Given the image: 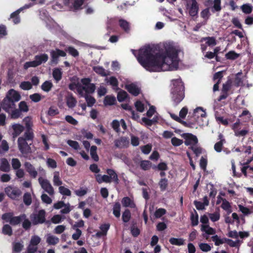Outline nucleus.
Listing matches in <instances>:
<instances>
[{
	"label": "nucleus",
	"instance_id": "nucleus-1",
	"mask_svg": "<svg viewBox=\"0 0 253 253\" xmlns=\"http://www.w3.org/2000/svg\"><path fill=\"white\" fill-rule=\"evenodd\" d=\"M155 46L147 45L140 49L137 60L141 65L150 72L171 70L173 65H178V52L171 45L165 47L164 52H157Z\"/></svg>",
	"mask_w": 253,
	"mask_h": 253
},
{
	"label": "nucleus",
	"instance_id": "nucleus-2",
	"mask_svg": "<svg viewBox=\"0 0 253 253\" xmlns=\"http://www.w3.org/2000/svg\"><path fill=\"white\" fill-rule=\"evenodd\" d=\"M173 86L171 88V100L174 106H177L185 97V87L181 79L172 80Z\"/></svg>",
	"mask_w": 253,
	"mask_h": 253
},
{
	"label": "nucleus",
	"instance_id": "nucleus-3",
	"mask_svg": "<svg viewBox=\"0 0 253 253\" xmlns=\"http://www.w3.org/2000/svg\"><path fill=\"white\" fill-rule=\"evenodd\" d=\"M20 99L21 95L19 92L13 89H10L1 102L0 106L6 112L10 113V111L15 108V103Z\"/></svg>",
	"mask_w": 253,
	"mask_h": 253
},
{
	"label": "nucleus",
	"instance_id": "nucleus-4",
	"mask_svg": "<svg viewBox=\"0 0 253 253\" xmlns=\"http://www.w3.org/2000/svg\"><path fill=\"white\" fill-rule=\"evenodd\" d=\"M107 175L104 174L102 177V180L106 183H110L113 182L115 184H118L120 180L118 174L115 170L112 169H107L106 170Z\"/></svg>",
	"mask_w": 253,
	"mask_h": 253
},
{
	"label": "nucleus",
	"instance_id": "nucleus-5",
	"mask_svg": "<svg viewBox=\"0 0 253 253\" xmlns=\"http://www.w3.org/2000/svg\"><path fill=\"white\" fill-rule=\"evenodd\" d=\"M27 140H25L22 137H19L18 138L17 143L19 151L23 155H28L32 152L31 148L27 143Z\"/></svg>",
	"mask_w": 253,
	"mask_h": 253
},
{
	"label": "nucleus",
	"instance_id": "nucleus-6",
	"mask_svg": "<svg viewBox=\"0 0 253 253\" xmlns=\"http://www.w3.org/2000/svg\"><path fill=\"white\" fill-rule=\"evenodd\" d=\"M232 84V81L231 79H228L224 84H222L221 88V93L218 97L217 100L221 101L225 99L229 95V91L230 90Z\"/></svg>",
	"mask_w": 253,
	"mask_h": 253
},
{
	"label": "nucleus",
	"instance_id": "nucleus-7",
	"mask_svg": "<svg viewBox=\"0 0 253 253\" xmlns=\"http://www.w3.org/2000/svg\"><path fill=\"white\" fill-rule=\"evenodd\" d=\"M51 56L50 64L56 65L59 62V57H65L66 56L65 51L59 48H56L55 50H51L50 52Z\"/></svg>",
	"mask_w": 253,
	"mask_h": 253
},
{
	"label": "nucleus",
	"instance_id": "nucleus-8",
	"mask_svg": "<svg viewBox=\"0 0 253 253\" xmlns=\"http://www.w3.org/2000/svg\"><path fill=\"white\" fill-rule=\"evenodd\" d=\"M4 191L9 198L13 200L17 199L22 193L21 191L19 188L12 186L6 187L4 189Z\"/></svg>",
	"mask_w": 253,
	"mask_h": 253
},
{
	"label": "nucleus",
	"instance_id": "nucleus-9",
	"mask_svg": "<svg viewBox=\"0 0 253 253\" xmlns=\"http://www.w3.org/2000/svg\"><path fill=\"white\" fill-rule=\"evenodd\" d=\"M45 214L44 210H41L37 213L34 214L33 216H31L33 224L37 225L43 223L45 221Z\"/></svg>",
	"mask_w": 253,
	"mask_h": 253
},
{
	"label": "nucleus",
	"instance_id": "nucleus-10",
	"mask_svg": "<svg viewBox=\"0 0 253 253\" xmlns=\"http://www.w3.org/2000/svg\"><path fill=\"white\" fill-rule=\"evenodd\" d=\"M39 182L44 190L50 195L54 194V189L49 181L47 179H43L41 177L39 178Z\"/></svg>",
	"mask_w": 253,
	"mask_h": 253
},
{
	"label": "nucleus",
	"instance_id": "nucleus-11",
	"mask_svg": "<svg viewBox=\"0 0 253 253\" xmlns=\"http://www.w3.org/2000/svg\"><path fill=\"white\" fill-rule=\"evenodd\" d=\"M183 137L185 139L184 144L186 146L190 145L191 146L196 145L198 142L197 136L192 133H184Z\"/></svg>",
	"mask_w": 253,
	"mask_h": 253
},
{
	"label": "nucleus",
	"instance_id": "nucleus-12",
	"mask_svg": "<svg viewBox=\"0 0 253 253\" xmlns=\"http://www.w3.org/2000/svg\"><path fill=\"white\" fill-rule=\"evenodd\" d=\"M190 4L189 6L186 4L187 9H189V14L192 17L196 16L198 13L199 5L196 0H190Z\"/></svg>",
	"mask_w": 253,
	"mask_h": 253
},
{
	"label": "nucleus",
	"instance_id": "nucleus-13",
	"mask_svg": "<svg viewBox=\"0 0 253 253\" xmlns=\"http://www.w3.org/2000/svg\"><path fill=\"white\" fill-rule=\"evenodd\" d=\"M95 88V85L94 84L90 83L86 86L79 85L77 91L80 94L83 93V90L85 91L87 93L92 94L94 92Z\"/></svg>",
	"mask_w": 253,
	"mask_h": 253
},
{
	"label": "nucleus",
	"instance_id": "nucleus-14",
	"mask_svg": "<svg viewBox=\"0 0 253 253\" xmlns=\"http://www.w3.org/2000/svg\"><path fill=\"white\" fill-rule=\"evenodd\" d=\"M24 166L26 171L28 172L31 177L33 178L37 177L38 175V172L36 170L35 167L30 162H25Z\"/></svg>",
	"mask_w": 253,
	"mask_h": 253
},
{
	"label": "nucleus",
	"instance_id": "nucleus-15",
	"mask_svg": "<svg viewBox=\"0 0 253 253\" xmlns=\"http://www.w3.org/2000/svg\"><path fill=\"white\" fill-rule=\"evenodd\" d=\"M114 144L116 148H123L127 147L128 145L129 142L127 138L121 137L119 139L115 140Z\"/></svg>",
	"mask_w": 253,
	"mask_h": 253
},
{
	"label": "nucleus",
	"instance_id": "nucleus-16",
	"mask_svg": "<svg viewBox=\"0 0 253 253\" xmlns=\"http://www.w3.org/2000/svg\"><path fill=\"white\" fill-rule=\"evenodd\" d=\"M213 3V5L211 11L214 12L215 11L219 12L221 10V0H208L206 1V5H211Z\"/></svg>",
	"mask_w": 253,
	"mask_h": 253
},
{
	"label": "nucleus",
	"instance_id": "nucleus-17",
	"mask_svg": "<svg viewBox=\"0 0 253 253\" xmlns=\"http://www.w3.org/2000/svg\"><path fill=\"white\" fill-rule=\"evenodd\" d=\"M125 88L132 95L136 96L140 93V89L134 84L126 85Z\"/></svg>",
	"mask_w": 253,
	"mask_h": 253
},
{
	"label": "nucleus",
	"instance_id": "nucleus-18",
	"mask_svg": "<svg viewBox=\"0 0 253 253\" xmlns=\"http://www.w3.org/2000/svg\"><path fill=\"white\" fill-rule=\"evenodd\" d=\"M66 103L69 108H74L77 103V100L72 93H69L66 97Z\"/></svg>",
	"mask_w": 253,
	"mask_h": 253
},
{
	"label": "nucleus",
	"instance_id": "nucleus-19",
	"mask_svg": "<svg viewBox=\"0 0 253 253\" xmlns=\"http://www.w3.org/2000/svg\"><path fill=\"white\" fill-rule=\"evenodd\" d=\"M34 59L38 66H39L42 63H44L47 61L48 59V56L46 53H42L36 55L34 57Z\"/></svg>",
	"mask_w": 253,
	"mask_h": 253
},
{
	"label": "nucleus",
	"instance_id": "nucleus-20",
	"mask_svg": "<svg viewBox=\"0 0 253 253\" xmlns=\"http://www.w3.org/2000/svg\"><path fill=\"white\" fill-rule=\"evenodd\" d=\"M12 128L13 130V132L12 133L13 138L18 136L24 129V127L22 125L18 124L13 125Z\"/></svg>",
	"mask_w": 253,
	"mask_h": 253
},
{
	"label": "nucleus",
	"instance_id": "nucleus-21",
	"mask_svg": "<svg viewBox=\"0 0 253 253\" xmlns=\"http://www.w3.org/2000/svg\"><path fill=\"white\" fill-rule=\"evenodd\" d=\"M10 166L6 158H1L0 161V170L3 172H9Z\"/></svg>",
	"mask_w": 253,
	"mask_h": 253
},
{
	"label": "nucleus",
	"instance_id": "nucleus-22",
	"mask_svg": "<svg viewBox=\"0 0 253 253\" xmlns=\"http://www.w3.org/2000/svg\"><path fill=\"white\" fill-rule=\"evenodd\" d=\"M119 24L121 28L126 33H128L130 31V24L126 20L120 19L119 20Z\"/></svg>",
	"mask_w": 253,
	"mask_h": 253
},
{
	"label": "nucleus",
	"instance_id": "nucleus-23",
	"mask_svg": "<svg viewBox=\"0 0 253 253\" xmlns=\"http://www.w3.org/2000/svg\"><path fill=\"white\" fill-rule=\"evenodd\" d=\"M23 10V8H20L10 14V18L12 19V21L15 24H17L20 22L19 13Z\"/></svg>",
	"mask_w": 253,
	"mask_h": 253
},
{
	"label": "nucleus",
	"instance_id": "nucleus-24",
	"mask_svg": "<svg viewBox=\"0 0 253 253\" xmlns=\"http://www.w3.org/2000/svg\"><path fill=\"white\" fill-rule=\"evenodd\" d=\"M25 214H21L17 216H12L10 220V224L12 225H16L20 223L21 221L26 218Z\"/></svg>",
	"mask_w": 253,
	"mask_h": 253
},
{
	"label": "nucleus",
	"instance_id": "nucleus-25",
	"mask_svg": "<svg viewBox=\"0 0 253 253\" xmlns=\"http://www.w3.org/2000/svg\"><path fill=\"white\" fill-rule=\"evenodd\" d=\"M122 204L124 207H130L133 208L135 207V204L128 197H125L122 199Z\"/></svg>",
	"mask_w": 253,
	"mask_h": 253
},
{
	"label": "nucleus",
	"instance_id": "nucleus-26",
	"mask_svg": "<svg viewBox=\"0 0 253 253\" xmlns=\"http://www.w3.org/2000/svg\"><path fill=\"white\" fill-rule=\"evenodd\" d=\"M93 71L98 75L102 77H106L109 75V72L106 71L105 69L102 67L99 66H94L93 68Z\"/></svg>",
	"mask_w": 253,
	"mask_h": 253
},
{
	"label": "nucleus",
	"instance_id": "nucleus-27",
	"mask_svg": "<svg viewBox=\"0 0 253 253\" xmlns=\"http://www.w3.org/2000/svg\"><path fill=\"white\" fill-rule=\"evenodd\" d=\"M190 220L192 226H197L199 223V216L198 213L195 210H194V212H191Z\"/></svg>",
	"mask_w": 253,
	"mask_h": 253
},
{
	"label": "nucleus",
	"instance_id": "nucleus-28",
	"mask_svg": "<svg viewBox=\"0 0 253 253\" xmlns=\"http://www.w3.org/2000/svg\"><path fill=\"white\" fill-rule=\"evenodd\" d=\"M46 243L50 245H55L59 242V239L53 235H48L46 240Z\"/></svg>",
	"mask_w": 253,
	"mask_h": 253
},
{
	"label": "nucleus",
	"instance_id": "nucleus-29",
	"mask_svg": "<svg viewBox=\"0 0 253 253\" xmlns=\"http://www.w3.org/2000/svg\"><path fill=\"white\" fill-rule=\"evenodd\" d=\"M116 102V99L114 96L107 95L105 97L103 103L105 106L113 105Z\"/></svg>",
	"mask_w": 253,
	"mask_h": 253
},
{
	"label": "nucleus",
	"instance_id": "nucleus-30",
	"mask_svg": "<svg viewBox=\"0 0 253 253\" xmlns=\"http://www.w3.org/2000/svg\"><path fill=\"white\" fill-rule=\"evenodd\" d=\"M62 73L59 68H55L53 70L52 76L54 80L57 83L62 79Z\"/></svg>",
	"mask_w": 253,
	"mask_h": 253
},
{
	"label": "nucleus",
	"instance_id": "nucleus-31",
	"mask_svg": "<svg viewBox=\"0 0 253 253\" xmlns=\"http://www.w3.org/2000/svg\"><path fill=\"white\" fill-rule=\"evenodd\" d=\"M201 230L208 235H214L215 233V230L209 225L202 224L201 225Z\"/></svg>",
	"mask_w": 253,
	"mask_h": 253
},
{
	"label": "nucleus",
	"instance_id": "nucleus-32",
	"mask_svg": "<svg viewBox=\"0 0 253 253\" xmlns=\"http://www.w3.org/2000/svg\"><path fill=\"white\" fill-rule=\"evenodd\" d=\"M206 41V44L209 46L216 44V39L213 37H207L202 38L201 42Z\"/></svg>",
	"mask_w": 253,
	"mask_h": 253
},
{
	"label": "nucleus",
	"instance_id": "nucleus-33",
	"mask_svg": "<svg viewBox=\"0 0 253 253\" xmlns=\"http://www.w3.org/2000/svg\"><path fill=\"white\" fill-rule=\"evenodd\" d=\"M22 137L25 139V140H30L32 141L34 137L33 129H26Z\"/></svg>",
	"mask_w": 253,
	"mask_h": 253
},
{
	"label": "nucleus",
	"instance_id": "nucleus-34",
	"mask_svg": "<svg viewBox=\"0 0 253 253\" xmlns=\"http://www.w3.org/2000/svg\"><path fill=\"white\" fill-rule=\"evenodd\" d=\"M169 243L173 245L181 246L184 244V240L183 238H171L169 240Z\"/></svg>",
	"mask_w": 253,
	"mask_h": 253
},
{
	"label": "nucleus",
	"instance_id": "nucleus-35",
	"mask_svg": "<svg viewBox=\"0 0 253 253\" xmlns=\"http://www.w3.org/2000/svg\"><path fill=\"white\" fill-rule=\"evenodd\" d=\"M53 182L55 186H60L62 184V181L60 179L59 172L58 171H55L54 172Z\"/></svg>",
	"mask_w": 253,
	"mask_h": 253
},
{
	"label": "nucleus",
	"instance_id": "nucleus-36",
	"mask_svg": "<svg viewBox=\"0 0 253 253\" xmlns=\"http://www.w3.org/2000/svg\"><path fill=\"white\" fill-rule=\"evenodd\" d=\"M128 96V94L126 91L121 89L120 91L118 93L117 99L119 102H122L125 101V100L126 99Z\"/></svg>",
	"mask_w": 253,
	"mask_h": 253
},
{
	"label": "nucleus",
	"instance_id": "nucleus-37",
	"mask_svg": "<svg viewBox=\"0 0 253 253\" xmlns=\"http://www.w3.org/2000/svg\"><path fill=\"white\" fill-rule=\"evenodd\" d=\"M97 147L93 145L91 146L90 149V154L92 159L95 162H98L99 160V157L97 154Z\"/></svg>",
	"mask_w": 253,
	"mask_h": 253
},
{
	"label": "nucleus",
	"instance_id": "nucleus-38",
	"mask_svg": "<svg viewBox=\"0 0 253 253\" xmlns=\"http://www.w3.org/2000/svg\"><path fill=\"white\" fill-rule=\"evenodd\" d=\"M53 87L52 83L49 81H45L42 85L41 88L45 92H49Z\"/></svg>",
	"mask_w": 253,
	"mask_h": 253
},
{
	"label": "nucleus",
	"instance_id": "nucleus-39",
	"mask_svg": "<svg viewBox=\"0 0 253 253\" xmlns=\"http://www.w3.org/2000/svg\"><path fill=\"white\" fill-rule=\"evenodd\" d=\"M2 233L5 235L11 236L13 233L11 227L8 224H4L2 228Z\"/></svg>",
	"mask_w": 253,
	"mask_h": 253
},
{
	"label": "nucleus",
	"instance_id": "nucleus-40",
	"mask_svg": "<svg viewBox=\"0 0 253 253\" xmlns=\"http://www.w3.org/2000/svg\"><path fill=\"white\" fill-rule=\"evenodd\" d=\"M152 163L148 160H142L140 162V167L144 170H149L151 167Z\"/></svg>",
	"mask_w": 253,
	"mask_h": 253
},
{
	"label": "nucleus",
	"instance_id": "nucleus-41",
	"mask_svg": "<svg viewBox=\"0 0 253 253\" xmlns=\"http://www.w3.org/2000/svg\"><path fill=\"white\" fill-rule=\"evenodd\" d=\"M240 56V54L235 52L233 50L229 51L225 54V57L227 59L235 60Z\"/></svg>",
	"mask_w": 253,
	"mask_h": 253
},
{
	"label": "nucleus",
	"instance_id": "nucleus-42",
	"mask_svg": "<svg viewBox=\"0 0 253 253\" xmlns=\"http://www.w3.org/2000/svg\"><path fill=\"white\" fill-rule=\"evenodd\" d=\"M159 185L161 191H165L168 186V180L166 178L161 179L159 182Z\"/></svg>",
	"mask_w": 253,
	"mask_h": 253
},
{
	"label": "nucleus",
	"instance_id": "nucleus-43",
	"mask_svg": "<svg viewBox=\"0 0 253 253\" xmlns=\"http://www.w3.org/2000/svg\"><path fill=\"white\" fill-rule=\"evenodd\" d=\"M121 205L119 202L115 203L113 206V214L117 217L120 216Z\"/></svg>",
	"mask_w": 253,
	"mask_h": 253
},
{
	"label": "nucleus",
	"instance_id": "nucleus-44",
	"mask_svg": "<svg viewBox=\"0 0 253 253\" xmlns=\"http://www.w3.org/2000/svg\"><path fill=\"white\" fill-rule=\"evenodd\" d=\"M122 220L123 221L126 223L129 221L131 218V213L129 210L126 209L123 213L122 214Z\"/></svg>",
	"mask_w": 253,
	"mask_h": 253
},
{
	"label": "nucleus",
	"instance_id": "nucleus-45",
	"mask_svg": "<svg viewBox=\"0 0 253 253\" xmlns=\"http://www.w3.org/2000/svg\"><path fill=\"white\" fill-rule=\"evenodd\" d=\"M65 51L74 57L79 56V53L78 51L73 46H69L65 49Z\"/></svg>",
	"mask_w": 253,
	"mask_h": 253
},
{
	"label": "nucleus",
	"instance_id": "nucleus-46",
	"mask_svg": "<svg viewBox=\"0 0 253 253\" xmlns=\"http://www.w3.org/2000/svg\"><path fill=\"white\" fill-rule=\"evenodd\" d=\"M10 113L11 118L13 119H18L22 115V112L21 111L17 109L14 108L13 110L12 109Z\"/></svg>",
	"mask_w": 253,
	"mask_h": 253
},
{
	"label": "nucleus",
	"instance_id": "nucleus-47",
	"mask_svg": "<svg viewBox=\"0 0 253 253\" xmlns=\"http://www.w3.org/2000/svg\"><path fill=\"white\" fill-rule=\"evenodd\" d=\"M23 202L26 206H30L32 203V197L30 193L26 192L23 196Z\"/></svg>",
	"mask_w": 253,
	"mask_h": 253
},
{
	"label": "nucleus",
	"instance_id": "nucleus-48",
	"mask_svg": "<svg viewBox=\"0 0 253 253\" xmlns=\"http://www.w3.org/2000/svg\"><path fill=\"white\" fill-rule=\"evenodd\" d=\"M26 129H32L33 122L30 117H26L23 119Z\"/></svg>",
	"mask_w": 253,
	"mask_h": 253
},
{
	"label": "nucleus",
	"instance_id": "nucleus-49",
	"mask_svg": "<svg viewBox=\"0 0 253 253\" xmlns=\"http://www.w3.org/2000/svg\"><path fill=\"white\" fill-rule=\"evenodd\" d=\"M136 224V222L133 221L132 225L130 228V231L132 235L136 237L140 234V230L136 227H135V225Z\"/></svg>",
	"mask_w": 253,
	"mask_h": 253
},
{
	"label": "nucleus",
	"instance_id": "nucleus-50",
	"mask_svg": "<svg viewBox=\"0 0 253 253\" xmlns=\"http://www.w3.org/2000/svg\"><path fill=\"white\" fill-rule=\"evenodd\" d=\"M59 192L61 195L64 196H70L71 195V191L67 188L63 186H59Z\"/></svg>",
	"mask_w": 253,
	"mask_h": 253
},
{
	"label": "nucleus",
	"instance_id": "nucleus-51",
	"mask_svg": "<svg viewBox=\"0 0 253 253\" xmlns=\"http://www.w3.org/2000/svg\"><path fill=\"white\" fill-rule=\"evenodd\" d=\"M84 97L88 107H92L95 104L96 100L93 97L85 95Z\"/></svg>",
	"mask_w": 253,
	"mask_h": 253
},
{
	"label": "nucleus",
	"instance_id": "nucleus-52",
	"mask_svg": "<svg viewBox=\"0 0 253 253\" xmlns=\"http://www.w3.org/2000/svg\"><path fill=\"white\" fill-rule=\"evenodd\" d=\"M134 106L137 111L143 112L144 111V104L140 100H137L134 103Z\"/></svg>",
	"mask_w": 253,
	"mask_h": 253
},
{
	"label": "nucleus",
	"instance_id": "nucleus-53",
	"mask_svg": "<svg viewBox=\"0 0 253 253\" xmlns=\"http://www.w3.org/2000/svg\"><path fill=\"white\" fill-rule=\"evenodd\" d=\"M20 87L23 90H28L31 89L32 88V84L30 82L28 81H24L22 82L20 84Z\"/></svg>",
	"mask_w": 253,
	"mask_h": 253
},
{
	"label": "nucleus",
	"instance_id": "nucleus-54",
	"mask_svg": "<svg viewBox=\"0 0 253 253\" xmlns=\"http://www.w3.org/2000/svg\"><path fill=\"white\" fill-rule=\"evenodd\" d=\"M211 239L212 241L214 242L215 246H219L220 245L222 244L225 242L224 241V238L220 239L217 235L213 236L211 237Z\"/></svg>",
	"mask_w": 253,
	"mask_h": 253
},
{
	"label": "nucleus",
	"instance_id": "nucleus-55",
	"mask_svg": "<svg viewBox=\"0 0 253 253\" xmlns=\"http://www.w3.org/2000/svg\"><path fill=\"white\" fill-rule=\"evenodd\" d=\"M12 167L14 169H18L21 166V163L19 159L17 158H13L11 160Z\"/></svg>",
	"mask_w": 253,
	"mask_h": 253
},
{
	"label": "nucleus",
	"instance_id": "nucleus-56",
	"mask_svg": "<svg viewBox=\"0 0 253 253\" xmlns=\"http://www.w3.org/2000/svg\"><path fill=\"white\" fill-rule=\"evenodd\" d=\"M19 110H20L21 112H27L29 111V107L25 101H22L19 103Z\"/></svg>",
	"mask_w": 253,
	"mask_h": 253
},
{
	"label": "nucleus",
	"instance_id": "nucleus-57",
	"mask_svg": "<svg viewBox=\"0 0 253 253\" xmlns=\"http://www.w3.org/2000/svg\"><path fill=\"white\" fill-rule=\"evenodd\" d=\"M41 241V239L39 236L36 235L33 236L30 241V245L37 247Z\"/></svg>",
	"mask_w": 253,
	"mask_h": 253
},
{
	"label": "nucleus",
	"instance_id": "nucleus-58",
	"mask_svg": "<svg viewBox=\"0 0 253 253\" xmlns=\"http://www.w3.org/2000/svg\"><path fill=\"white\" fill-rule=\"evenodd\" d=\"M243 12L246 14H250L253 10V7L248 4H244L241 6Z\"/></svg>",
	"mask_w": 253,
	"mask_h": 253
},
{
	"label": "nucleus",
	"instance_id": "nucleus-59",
	"mask_svg": "<svg viewBox=\"0 0 253 253\" xmlns=\"http://www.w3.org/2000/svg\"><path fill=\"white\" fill-rule=\"evenodd\" d=\"M59 113L58 109L55 107L51 106L50 107L48 111V115L50 116L53 117Z\"/></svg>",
	"mask_w": 253,
	"mask_h": 253
},
{
	"label": "nucleus",
	"instance_id": "nucleus-60",
	"mask_svg": "<svg viewBox=\"0 0 253 253\" xmlns=\"http://www.w3.org/2000/svg\"><path fill=\"white\" fill-rule=\"evenodd\" d=\"M171 142L174 146H179L183 143V141L176 137H173L171 139Z\"/></svg>",
	"mask_w": 253,
	"mask_h": 253
},
{
	"label": "nucleus",
	"instance_id": "nucleus-61",
	"mask_svg": "<svg viewBox=\"0 0 253 253\" xmlns=\"http://www.w3.org/2000/svg\"><path fill=\"white\" fill-rule=\"evenodd\" d=\"M153 169H157L159 170H167L168 169V166L167 164L165 162L160 163L157 166H155Z\"/></svg>",
	"mask_w": 253,
	"mask_h": 253
},
{
	"label": "nucleus",
	"instance_id": "nucleus-62",
	"mask_svg": "<svg viewBox=\"0 0 253 253\" xmlns=\"http://www.w3.org/2000/svg\"><path fill=\"white\" fill-rule=\"evenodd\" d=\"M30 98L34 102H38L41 100L42 97L40 94L35 93L30 95Z\"/></svg>",
	"mask_w": 253,
	"mask_h": 253
},
{
	"label": "nucleus",
	"instance_id": "nucleus-63",
	"mask_svg": "<svg viewBox=\"0 0 253 253\" xmlns=\"http://www.w3.org/2000/svg\"><path fill=\"white\" fill-rule=\"evenodd\" d=\"M141 150L144 154H148L152 150V146L150 144H147L141 147Z\"/></svg>",
	"mask_w": 253,
	"mask_h": 253
},
{
	"label": "nucleus",
	"instance_id": "nucleus-64",
	"mask_svg": "<svg viewBox=\"0 0 253 253\" xmlns=\"http://www.w3.org/2000/svg\"><path fill=\"white\" fill-rule=\"evenodd\" d=\"M166 210L164 209L160 208L157 210L155 212V216L156 218H160L161 216L165 214Z\"/></svg>",
	"mask_w": 253,
	"mask_h": 253
}]
</instances>
